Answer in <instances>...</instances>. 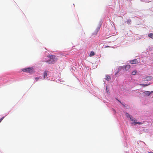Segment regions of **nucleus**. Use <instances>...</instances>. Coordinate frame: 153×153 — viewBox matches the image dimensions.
Returning <instances> with one entry per match:
<instances>
[{
	"label": "nucleus",
	"instance_id": "obj_16",
	"mask_svg": "<svg viewBox=\"0 0 153 153\" xmlns=\"http://www.w3.org/2000/svg\"><path fill=\"white\" fill-rule=\"evenodd\" d=\"M127 22L128 24H130L131 22V20L130 19L128 20L127 21Z\"/></svg>",
	"mask_w": 153,
	"mask_h": 153
},
{
	"label": "nucleus",
	"instance_id": "obj_12",
	"mask_svg": "<svg viewBox=\"0 0 153 153\" xmlns=\"http://www.w3.org/2000/svg\"><path fill=\"white\" fill-rule=\"evenodd\" d=\"M148 36L149 37L153 39V33H150L148 34Z\"/></svg>",
	"mask_w": 153,
	"mask_h": 153
},
{
	"label": "nucleus",
	"instance_id": "obj_18",
	"mask_svg": "<svg viewBox=\"0 0 153 153\" xmlns=\"http://www.w3.org/2000/svg\"><path fill=\"white\" fill-rule=\"evenodd\" d=\"M4 118V117H3L0 119V123L2 121V120H3Z\"/></svg>",
	"mask_w": 153,
	"mask_h": 153
},
{
	"label": "nucleus",
	"instance_id": "obj_21",
	"mask_svg": "<svg viewBox=\"0 0 153 153\" xmlns=\"http://www.w3.org/2000/svg\"><path fill=\"white\" fill-rule=\"evenodd\" d=\"M148 153H153V152H149Z\"/></svg>",
	"mask_w": 153,
	"mask_h": 153
},
{
	"label": "nucleus",
	"instance_id": "obj_19",
	"mask_svg": "<svg viewBox=\"0 0 153 153\" xmlns=\"http://www.w3.org/2000/svg\"><path fill=\"white\" fill-rule=\"evenodd\" d=\"M35 79L36 80V81H37L39 79V78L38 77H36L35 78Z\"/></svg>",
	"mask_w": 153,
	"mask_h": 153
},
{
	"label": "nucleus",
	"instance_id": "obj_9",
	"mask_svg": "<svg viewBox=\"0 0 153 153\" xmlns=\"http://www.w3.org/2000/svg\"><path fill=\"white\" fill-rule=\"evenodd\" d=\"M130 65H126L125 67V69L126 70H128L130 68Z\"/></svg>",
	"mask_w": 153,
	"mask_h": 153
},
{
	"label": "nucleus",
	"instance_id": "obj_13",
	"mask_svg": "<svg viewBox=\"0 0 153 153\" xmlns=\"http://www.w3.org/2000/svg\"><path fill=\"white\" fill-rule=\"evenodd\" d=\"M105 79L106 80L109 81L111 79V77L110 76L108 75H106Z\"/></svg>",
	"mask_w": 153,
	"mask_h": 153
},
{
	"label": "nucleus",
	"instance_id": "obj_8",
	"mask_svg": "<svg viewBox=\"0 0 153 153\" xmlns=\"http://www.w3.org/2000/svg\"><path fill=\"white\" fill-rule=\"evenodd\" d=\"M99 29H100V28H97L96 29L95 31V32H94V33H93V35H96L97 34L98 31H99Z\"/></svg>",
	"mask_w": 153,
	"mask_h": 153
},
{
	"label": "nucleus",
	"instance_id": "obj_1",
	"mask_svg": "<svg viewBox=\"0 0 153 153\" xmlns=\"http://www.w3.org/2000/svg\"><path fill=\"white\" fill-rule=\"evenodd\" d=\"M126 114L128 115H129L130 116V118L131 120L133 121V122L132 123V124H134V125H136L137 124L141 125L143 124V123L141 122H136V120L135 118H134L133 119V117H131L130 116V115H129L128 113H127Z\"/></svg>",
	"mask_w": 153,
	"mask_h": 153
},
{
	"label": "nucleus",
	"instance_id": "obj_17",
	"mask_svg": "<svg viewBox=\"0 0 153 153\" xmlns=\"http://www.w3.org/2000/svg\"><path fill=\"white\" fill-rule=\"evenodd\" d=\"M140 85H143L144 86H146L148 85L147 84H140Z\"/></svg>",
	"mask_w": 153,
	"mask_h": 153
},
{
	"label": "nucleus",
	"instance_id": "obj_3",
	"mask_svg": "<svg viewBox=\"0 0 153 153\" xmlns=\"http://www.w3.org/2000/svg\"><path fill=\"white\" fill-rule=\"evenodd\" d=\"M130 62L132 64H136L138 63V61L137 59H134L130 61Z\"/></svg>",
	"mask_w": 153,
	"mask_h": 153
},
{
	"label": "nucleus",
	"instance_id": "obj_7",
	"mask_svg": "<svg viewBox=\"0 0 153 153\" xmlns=\"http://www.w3.org/2000/svg\"><path fill=\"white\" fill-rule=\"evenodd\" d=\"M152 79V76H149L146 77L145 78V79L146 80L149 81V80H150Z\"/></svg>",
	"mask_w": 153,
	"mask_h": 153
},
{
	"label": "nucleus",
	"instance_id": "obj_14",
	"mask_svg": "<svg viewBox=\"0 0 153 153\" xmlns=\"http://www.w3.org/2000/svg\"><path fill=\"white\" fill-rule=\"evenodd\" d=\"M137 73V71L136 70H134V71H132L131 73V74L132 75H134L136 74Z\"/></svg>",
	"mask_w": 153,
	"mask_h": 153
},
{
	"label": "nucleus",
	"instance_id": "obj_20",
	"mask_svg": "<svg viewBox=\"0 0 153 153\" xmlns=\"http://www.w3.org/2000/svg\"><path fill=\"white\" fill-rule=\"evenodd\" d=\"M118 101L120 102L121 104H122V103H121V101H120L119 100H118Z\"/></svg>",
	"mask_w": 153,
	"mask_h": 153
},
{
	"label": "nucleus",
	"instance_id": "obj_15",
	"mask_svg": "<svg viewBox=\"0 0 153 153\" xmlns=\"http://www.w3.org/2000/svg\"><path fill=\"white\" fill-rule=\"evenodd\" d=\"M69 54L68 53H63L62 54V56H66L68 55Z\"/></svg>",
	"mask_w": 153,
	"mask_h": 153
},
{
	"label": "nucleus",
	"instance_id": "obj_5",
	"mask_svg": "<svg viewBox=\"0 0 153 153\" xmlns=\"http://www.w3.org/2000/svg\"><path fill=\"white\" fill-rule=\"evenodd\" d=\"M56 62L55 60L50 59L47 61V63L49 64H52Z\"/></svg>",
	"mask_w": 153,
	"mask_h": 153
},
{
	"label": "nucleus",
	"instance_id": "obj_2",
	"mask_svg": "<svg viewBox=\"0 0 153 153\" xmlns=\"http://www.w3.org/2000/svg\"><path fill=\"white\" fill-rule=\"evenodd\" d=\"M22 71L23 72H26L28 73H32L34 71V69L32 68H25L22 69Z\"/></svg>",
	"mask_w": 153,
	"mask_h": 153
},
{
	"label": "nucleus",
	"instance_id": "obj_11",
	"mask_svg": "<svg viewBox=\"0 0 153 153\" xmlns=\"http://www.w3.org/2000/svg\"><path fill=\"white\" fill-rule=\"evenodd\" d=\"M48 76L47 72L46 71H45L43 74L44 78H45Z\"/></svg>",
	"mask_w": 153,
	"mask_h": 153
},
{
	"label": "nucleus",
	"instance_id": "obj_22",
	"mask_svg": "<svg viewBox=\"0 0 153 153\" xmlns=\"http://www.w3.org/2000/svg\"><path fill=\"white\" fill-rule=\"evenodd\" d=\"M106 89H107V86L106 87Z\"/></svg>",
	"mask_w": 153,
	"mask_h": 153
},
{
	"label": "nucleus",
	"instance_id": "obj_4",
	"mask_svg": "<svg viewBox=\"0 0 153 153\" xmlns=\"http://www.w3.org/2000/svg\"><path fill=\"white\" fill-rule=\"evenodd\" d=\"M48 57L50 58V59L55 60V61H56L57 59L56 58V56L54 55L49 56Z\"/></svg>",
	"mask_w": 153,
	"mask_h": 153
},
{
	"label": "nucleus",
	"instance_id": "obj_6",
	"mask_svg": "<svg viewBox=\"0 0 153 153\" xmlns=\"http://www.w3.org/2000/svg\"><path fill=\"white\" fill-rule=\"evenodd\" d=\"M152 93H153V91H151L150 92L149 91H146L144 92L145 94L147 96H149L150 94Z\"/></svg>",
	"mask_w": 153,
	"mask_h": 153
},
{
	"label": "nucleus",
	"instance_id": "obj_10",
	"mask_svg": "<svg viewBox=\"0 0 153 153\" xmlns=\"http://www.w3.org/2000/svg\"><path fill=\"white\" fill-rule=\"evenodd\" d=\"M95 55V53H94V52L93 51H91L90 52L89 54V56L90 57L93 56Z\"/></svg>",
	"mask_w": 153,
	"mask_h": 153
}]
</instances>
